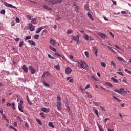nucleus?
I'll return each mask as SVG.
<instances>
[{
	"mask_svg": "<svg viewBox=\"0 0 131 131\" xmlns=\"http://www.w3.org/2000/svg\"><path fill=\"white\" fill-rule=\"evenodd\" d=\"M45 2L50 6H54V5H57V4H61L62 0H45Z\"/></svg>",
	"mask_w": 131,
	"mask_h": 131,
	"instance_id": "obj_1",
	"label": "nucleus"
},
{
	"mask_svg": "<svg viewBox=\"0 0 131 131\" xmlns=\"http://www.w3.org/2000/svg\"><path fill=\"white\" fill-rule=\"evenodd\" d=\"M78 65H80V68H83V69H86L88 70L89 69V67L86 63H85L84 61L81 60L80 62H78Z\"/></svg>",
	"mask_w": 131,
	"mask_h": 131,
	"instance_id": "obj_2",
	"label": "nucleus"
},
{
	"mask_svg": "<svg viewBox=\"0 0 131 131\" xmlns=\"http://www.w3.org/2000/svg\"><path fill=\"white\" fill-rule=\"evenodd\" d=\"M56 107L57 110L61 111V110H62V103H61L60 101H57L56 102Z\"/></svg>",
	"mask_w": 131,
	"mask_h": 131,
	"instance_id": "obj_3",
	"label": "nucleus"
},
{
	"mask_svg": "<svg viewBox=\"0 0 131 131\" xmlns=\"http://www.w3.org/2000/svg\"><path fill=\"white\" fill-rule=\"evenodd\" d=\"M4 6H5V7H8V8H12L13 9H16L17 7H16V6H13V5L9 4L7 2H4Z\"/></svg>",
	"mask_w": 131,
	"mask_h": 131,
	"instance_id": "obj_4",
	"label": "nucleus"
},
{
	"mask_svg": "<svg viewBox=\"0 0 131 131\" xmlns=\"http://www.w3.org/2000/svg\"><path fill=\"white\" fill-rule=\"evenodd\" d=\"M92 51L95 54V56L97 57L98 56V47H93L92 49Z\"/></svg>",
	"mask_w": 131,
	"mask_h": 131,
	"instance_id": "obj_5",
	"label": "nucleus"
},
{
	"mask_svg": "<svg viewBox=\"0 0 131 131\" xmlns=\"http://www.w3.org/2000/svg\"><path fill=\"white\" fill-rule=\"evenodd\" d=\"M29 70H30L32 74H34V73H35V72H36V70L35 69H34V68H33V67H32V66H29Z\"/></svg>",
	"mask_w": 131,
	"mask_h": 131,
	"instance_id": "obj_6",
	"label": "nucleus"
},
{
	"mask_svg": "<svg viewBox=\"0 0 131 131\" xmlns=\"http://www.w3.org/2000/svg\"><path fill=\"white\" fill-rule=\"evenodd\" d=\"M29 28L30 31H33L35 28V26L32 25V24H29Z\"/></svg>",
	"mask_w": 131,
	"mask_h": 131,
	"instance_id": "obj_7",
	"label": "nucleus"
},
{
	"mask_svg": "<svg viewBox=\"0 0 131 131\" xmlns=\"http://www.w3.org/2000/svg\"><path fill=\"white\" fill-rule=\"evenodd\" d=\"M50 43L53 46V47H55L57 42L53 38L50 39Z\"/></svg>",
	"mask_w": 131,
	"mask_h": 131,
	"instance_id": "obj_8",
	"label": "nucleus"
},
{
	"mask_svg": "<svg viewBox=\"0 0 131 131\" xmlns=\"http://www.w3.org/2000/svg\"><path fill=\"white\" fill-rule=\"evenodd\" d=\"M50 75H51V74L49 72H45L42 75V78H45V76H50Z\"/></svg>",
	"mask_w": 131,
	"mask_h": 131,
	"instance_id": "obj_9",
	"label": "nucleus"
},
{
	"mask_svg": "<svg viewBox=\"0 0 131 131\" xmlns=\"http://www.w3.org/2000/svg\"><path fill=\"white\" fill-rule=\"evenodd\" d=\"M71 71H72V70L71 69V68H69V67H67L66 69V74H69Z\"/></svg>",
	"mask_w": 131,
	"mask_h": 131,
	"instance_id": "obj_10",
	"label": "nucleus"
},
{
	"mask_svg": "<svg viewBox=\"0 0 131 131\" xmlns=\"http://www.w3.org/2000/svg\"><path fill=\"white\" fill-rule=\"evenodd\" d=\"M73 7H74V8L75 9V12H76V13H77L78 12V10H79L78 6L76 5V4H74L73 5Z\"/></svg>",
	"mask_w": 131,
	"mask_h": 131,
	"instance_id": "obj_11",
	"label": "nucleus"
},
{
	"mask_svg": "<svg viewBox=\"0 0 131 131\" xmlns=\"http://www.w3.org/2000/svg\"><path fill=\"white\" fill-rule=\"evenodd\" d=\"M21 69L24 70L25 73H27V72H28V68H27V67L26 66H23L21 68Z\"/></svg>",
	"mask_w": 131,
	"mask_h": 131,
	"instance_id": "obj_12",
	"label": "nucleus"
},
{
	"mask_svg": "<svg viewBox=\"0 0 131 131\" xmlns=\"http://www.w3.org/2000/svg\"><path fill=\"white\" fill-rule=\"evenodd\" d=\"M98 35H99V36H100V37H101V38H103V39H105V38L106 37V34H103V33H99L98 34Z\"/></svg>",
	"mask_w": 131,
	"mask_h": 131,
	"instance_id": "obj_13",
	"label": "nucleus"
},
{
	"mask_svg": "<svg viewBox=\"0 0 131 131\" xmlns=\"http://www.w3.org/2000/svg\"><path fill=\"white\" fill-rule=\"evenodd\" d=\"M124 93H126L125 92V91H124V89L123 88H121L120 90H119V94L120 95H124Z\"/></svg>",
	"mask_w": 131,
	"mask_h": 131,
	"instance_id": "obj_14",
	"label": "nucleus"
},
{
	"mask_svg": "<svg viewBox=\"0 0 131 131\" xmlns=\"http://www.w3.org/2000/svg\"><path fill=\"white\" fill-rule=\"evenodd\" d=\"M73 40L78 42V41L79 40V36H78V35H77L76 36H73Z\"/></svg>",
	"mask_w": 131,
	"mask_h": 131,
	"instance_id": "obj_15",
	"label": "nucleus"
},
{
	"mask_svg": "<svg viewBox=\"0 0 131 131\" xmlns=\"http://www.w3.org/2000/svg\"><path fill=\"white\" fill-rule=\"evenodd\" d=\"M42 29H43V27H40L38 28L36 30V33H37V34L39 33V32H40V31H41Z\"/></svg>",
	"mask_w": 131,
	"mask_h": 131,
	"instance_id": "obj_16",
	"label": "nucleus"
},
{
	"mask_svg": "<svg viewBox=\"0 0 131 131\" xmlns=\"http://www.w3.org/2000/svg\"><path fill=\"white\" fill-rule=\"evenodd\" d=\"M2 117L3 119H4V120H6V121L8 123L10 122V120H9V119L7 118V117L6 116V115H5V114H3L2 115Z\"/></svg>",
	"mask_w": 131,
	"mask_h": 131,
	"instance_id": "obj_17",
	"label": "nucleus"
},
{
	"mask_svg": "<svg viewBox=\"0 0 131 131\" xmlns=\"http://www.w3.org/2000/svg\"><path fill=\"white\" fill-rule=\"evenodd\" d=\"M37 20L36 18H33L31 20V23L32 24H37Z\"/></svg>",
	"mask_w": 131,
	"mask_h": 131,
	"instance_id": "obj_18",
	"label": "nucleus"
},
{
	"mask_svg": "<svg viewBox=\"0 0 131 131\" xmlns=\"http://www.w3.org/2000/svg\"><path fill=\"white\" fill-rule=\"evenodd\" d=\"M83 38L87 41H89V35H88L86 34H84L83 36Z\"/></svg>",
	"mask_w": 131,
	"mask_h": 131,
	"instance_id": "obj_19",
	"label": "nucleus"
},
{
	"mask_svg": "<svg viewBox=\"0 0 131 131\" xmlns=\"http://www.w3.org/2000/svg\"><path fill=\"white\" fill-rule=\"evenodd\" d=\"M87 15H88L89 18H90V19H91V20H92V21H94V18H93L92 14H91V13L88 12Z\"/></svg>",
	"mask_w": 131,
	"mask_h": 131,
	"instance_id": "obj_20",
	"label": "nucleus"
},
{
	"mask_svg": "<svg viewBox=\"0 0 131 131\" xmlns=\"http://www.w3.org/2000/svg\"><path fill=\"white\" fill-rule=\"evenodd\" d=\"M111 65H112V66H113V68H114V69H115V68H116V64H115L114 61H112L111 62Z\"/></svg>",
	"mask_w": 131,
	"mask_h": 131,
	"instance_id": "obj_21",
	"label": "nucleus"
},
{
	"mask_svg": "<svg viewBox=\"0 0 131 131\" xmlns=\"http://www.w3.org/2000/svg\"><path fill=\"white\" fill-rule=\"evenodd\" d=\"M93 111H94V113H95V114H96L97 116H98V117H99V112L98 111V110L95 109V107H94Z\"/></svg>",
	"mask_w": 131,
	"mask_h": 131,
	"instance_id": "obj_22",
	"label": "nucleus"
},
{
	"mask_svg": "<svg viewBox=\"0 0 131 131\" xmlns=\"http://www.w3.org/2000/svg\"><path fill=\"white\" fill-rule=\"evenodd\" d=\"M111 79H112V80H113V81H114V82H115V83H118V82H119L118 80L114 78V77H112Z\"/></svg>",
	"mask_w": 131,
	"mask_h": 131,
	"instance_id": "obj_23",
	"label": "nucleus"
},
{
	"mask_svg": "<svg viewBox=\"0 0 131 131\" xmlns=\"http://www.w3.org/2000/svg\"><path fill=\"white\" fill-rule=\"evenodd\" d=\"M43 8L46 10H48L49 11H51L52 10L51 8L48 7L47 5H43Z\"/></svg>",
	"mask_w": 131,
	"mask_h": 131,
	"instance_id": "obj_24",
	"label": "nucleus"
},
{
	"mask_svg": "<svg viewBox=\"0 0 131 131\" xmlns=\"http://www.w3.org/2000/svg\"><path fill=\"white\" fill-rule=\"evenodd\" d=\"M84 9L86 11H90V8H89V4H86L84 6Z\"/></svg>",
	"mask_w": 131,
	"mask_h": 131,
	"instance_id": "obj_25",
	"label": "nucleus"
},
{
	"mask_svg": "<svg viewBox=\"0 0 131 131\" xmlns=\"http://www.w3.org/2000/svg\"><path fill=\"white\" fill-rule=\"evenodd\" d=\"M41 110L42 111H43V112H46V113H48L50 111V110H49V109H47L46 108H41Z\"/></svg>",
	"mask_w": 131,
	"mask_h": 131,
	"instance_id": "obj_26",
	"label": "nucleus"
},
{
	"mask_svg": "<svg viewBox=\"0 0 131 131\" xmlns=\"http://www.w3.org/2000/svg\"><path fill=\"white\" fill-rule=\"evenodd\" d=\"M48 125L49 126H50V127H52V128H54V127H55V126H54V124L52 123V122H50L48 123Z\"/></svg>",
	"mask_w": 131,
	"mask_h": 131,
	"instance_id": "obj_27",
	"label": "nucleus"
},
{
	"mask_svg": "<svg viewBox=\"0 0 131 131\" xmlns=\"http://www.w3.org/2000/svg\"><path fill=\"white\" fill-rule=\"evenodd\" d=\"M27 101L29 105H32V103L30 102V100H29V98L28 97V95H27Z\"/></svg>",
	"mask_w": 131,
	"mask_h": 131,
	"instance_id": "obj_28",
	"label": "nucleus"
},
{
	"mask_svg": "<svg viewBox=\"0 0 131 131\" xmlns=\"http://www.w3.org/2000/svg\"><path fill=\"white\" fill-rule=\"evenodd\" d=\"M113 99H114V100H116V101H117V102H118L119 103H120V102H121V100L120 99L115 96H113Z\"/></svg>",
	"mask_w": 131,
	"mask_h": 131,
	"instance_id": "obj_29",
	"label": "nucleus"
},
{
	"mask_svg": "<svg viewBox=\"0 0 131 131\" xmlns=\"http://www.w3.org/2000/svg\"><path fill=\"white\" fill-rule=\"evenodd\" d=\"M86 97L87 98H92V95L88 92H86Z\"/></svg>",
	"mask_w": 131,
	"mask_h": 131,
	"instance_id": "obj_30",
	"label": "nucleus"
},
{
	"mask_svg": "<svg viewBox=\"0 0 131 131\" xmlns=\"http://www.w3.org/2000/svg\"><path fill=\"white\" fill-rule=\"evenodd\" d=\"M49 48L52 50V51H53V52H57V50L55 48L52 47L51 46H49Z\"/></svg>",
	"mask_w": 131,
	"mask_h": 131,
	"instance_id": "obj_31",
	"label": "nucleus"
},
{
	"mask_svg": "<svg viewBox=\"0 0 131 131\" xmlns=\"http://www.w3.org/2000/svg\"><path fill=\"white\" fill-rule=\"evenodd\" d=\"M105 84L106 85H107L108 86H110V88H113V85H112V84H111V83L110 82H106L105 83Z\"/></svg>",
	"mask_w": 131,
	"mask_h": 131,
	"instance_id": "obj_32",
	"label": "nucleus"
},
{
	"mask_svg": "<svg viewBox=\"0 0 131 131\" xmlns=\"http://www.w3.org/2000/svg\"><path fill=\"white\" fill-rule=\"evenodd\" d=\"M36 120L37 122L38 123V124H39L40 125H42V123H41V121H40V120L36 119Z\"/></svg>",
	"mask_w": 131,
	"mask_h": 131,
	"instance_id": "obj_33",
	"label": "nucleus"
},
{
	"mask_svg": "<svg viewBox=\"0 0 131 131\" xmlns=\"http://www.w3.org/2000/svg\"><path fill=\"white\" fill-rule=\"evenodd\" d=\"M71 33H73V31L71 29H69L67 30V34H70Z\"/></svg>",
	"mask_w": 131,
	"mask_h": 131,
	"instance_id": "obj_34",
	"label": "nucleus"
},
{
	"mask_svg": "<svg viewBox=\"0 0 131 131\" xmlns=\"http://www.w3.org/2000/svg\"><path fill=\"white\" fill-rule=\"evenodd\" d=\"M24 44V41H21L19 45V48H22L23 45Z\"/></svg>",
	"mask_w": 131,
	"mask_h": 131,
	"instance_id": "obj_35",
	"label": "nucleus"
},
{
	"mask_svg": "<svg viewBox=\"0 0 131 131\" xmlns=\"http://www.w3.org/2000/svg\"><path fill=\"white\" fill-rule=\"evenodd\" d=\"M25 40H28L29 39H31V36H28L25 38Z\"/></svg>",
	"mask_w": 131,
	"mask_h": 131,
	"instance_id": "obj_36",
	"label": "nucleus"
},
{
	"mask_svg": "<svg viewBox=\"0 0 131 131\" xmlns=\"http://www.w3.org/2000/svg\"><path fill=\"white\" fill-rule=\"evenodd\" d=\"M61 58H62V60H63V61H67V59H66V57H65V56L64 55H61Z\"/></svg>",
	"mask_w": 131,
	"mask_h": 131,
	"instance_id": "obj_37",
	"label": "nucleus"
},
{
	"mask_svg": "<svg viewBox=\"0 0 131 131\" xmlns=\"http://www.w3.org/2000/svg\"><path fill=\"white\" fill-rule=\"evenodd\" d=\"M48 58L51 59L52 60H54V59H55V57H54V56H52L51 54H48Z\"/></svg>",
	"mask_w": 131,
	"mask_h": 131,
	"instance_id": "obj_38",
	"label": "nucleus"
},
{
	"mask_svg": "<svg viewBox=\"0 0 131 131\" xmlns=\"http://www.w3.org/2000/svg\"><path fill=\"white\" fill-rule=\"evenodd\" d=\"M11 106L12 109H13L14 110H16V107H15V103H12Z\"/></svg>",
	"mask_w": 131,
	"mask_h": 131,
	"instance_id": "obj_39",
	"label": "nucleus"
},
{
	"mask_svg": "<svg viewBox=\"0 0 131 131\" xmlns=\"http://www.w3.org/2000/svg\"><path fill=\"white\" fill-rule=\"evenodd\" d=\"M34 38L35 39H38V38H39V35H35L34 36Z\"/></svg>",
	"mask_w": 131,
	"mask_h": 131,
	"instance_id": "obj_40",
	"label": "nucleus"
},
{
	"mask_svg": "<svg viewBox=\"0 0 131 131\" xmlns=\"http://www.w3.org/2000/svg\"><path fill=\"white\" fill-rule=\"evenodd\" d=\"M101 65L102 67H106V66H107V65L106 64V63H105L103 62H101Z\"/></svg>",
	"mask_w": 131,
	"mask_h": 131,
	"instance_id": "obj_41",
	"label": "nucleus"
},
{
	"mask_svg": "<svg viewBox=\"0 0 131 131\" xmlns=\"http://www.w3.org/2000/svg\"><path fill=\"white\" fill-rule=\"evenodd\" d=\"M23 105V101H22V100H20L18 106L22 107Z\"/></svg>",
	"mask_w": 131,
	"mask_h": 131,
	"instance_id": "obj_42",
	"label": "nucleus"
},
{
	"mask_svg": "<svg viewBox=\"0 0 131 131\" xmlns=\"http://www.w3.org/2000/svg\"><path fill=\"white\" fill-rule=\"evenodd\" d=\"M55 56H57V57H60L61 56V55L58 52L55 53Z\"/></svg>",
	"mask_w": 131,
	"mask_h": 131,
	"instance_id": "obj_43",
	"label": "nucleus"
},
{
	"mask_svg": "<svg viewBox=\"0 0 131 131\" xmlns=\"http://www.w3.org/2000/svg\"><path fill=\"white\" fill-rule=\"evenodd\" d=\"M54 68H55V69H57V70H59L60 69V65H58V66H54Z\"/></svg>",
	"mask_w": 131,
	"mask_h": 131,
	"instance_id": "obj_44",
	"label": "nucleus"
},
{
	"mask_svg": "<svg viewBox=\"0 0 131 131\" xmlns=\"http://www.w3.org/2000/svg\"><path fill=\"white\" fill-rule=\"evenodd\" d=\"M125 72H127V73H128L129 74H131V71L127 70V69H125Z\"/></svg>",
	"mask_w": 131,
	"mask_h": 131,
	"instance_id": "obj_45",
	"label": "nucleus"
},
{
	"mask_svg": "<svg viewBox=\"0 0 131 131\" xmlns=\"http://www.w3.org/2000/svg\"><path fill=\"white\" fill-rule=\"evenodd\" d=\"M15 21L16 23H19L20 22V19L18 17H16Z\"/></svg>",
	"mask_w": 131,
	"mask_h": 131,
	"instance_id": "obj_46",
	"label": "nucleus"
},
{
	"mask_svg": "<svg viewBox=\"0 0 131 131\" xmlns=\"http://www.w3.org/2000/svg\"><path fill=\"white\" fill-rule=\"evenodd\" d=\"M67 110H68V112H70V107H69V105H67L66 106Z\"/></svg>",
	"mask_w": 131,
	"mask_h": 131,
	"instance_id": "obj_47",
	"label": "nucleus"
},
{
	"mask_svg": "<svg viewBox=\"0 0 131 131\" xmlns=\"http://www.w3.org/2000/svg\"><path fill=\"white\" fill-rule=\"evenodd\" d=\"M84 54L87 58H89V52L85 51Z\"/></svg>",
	"mask_w": 131,
	"mask_h": 131,
	"instance_id": "obj_48",
	"label": "nucleus"
},
{
	"mask_svg": "<svg viewBox=\"0 0 131 131\" xmlns=\"http://www.w3.org/2000/svg\"><path fill=\"white\" fill-rule=\"evenodd\" d=\"M22 106H18V110H19V111H20L21 112H24V111H23V110H22Z\"/></svg>",
	"mask_w": 131,
	"mask_h": 131,
	"instance_id": "obj_49",
	"label": "nucleus"
},
{
	"mask_svg": "<svg viewBox=\"0 0 131 131\" xmlns=\"http://www.w3.org/2000/svg\"><path fill=\"white\" fill-rule=\"evenodd\" d=\"M44 85L45 86H46L47 88H49L50 87V84L46 83V82H44Z\"/></svg>",
	"mask_w": 131,
	"mask_h": 131,
	"instance_id": "obj_50",
	"label": "nucleus"
},
{
	"mask_svg": "<svg viewBox=\"0 0 131 131\" xmlns=\"http://www.w3.org/2000/svg\"><path fill=\"white\" fill-rule=\"evenodd\" d=\"M1 14H5V13H6V10H5L4 9L2 10L0 12Z\"/></svg>",
	"mask_w": 131,
	"mask_h": 131,
	"instance_id": "obj_51",
	"label": "nucleus"
},
{
	"mask_svg": "<svg viewBox=\"0 0 131 131\" xmlns=\"http://www.w3.org/2000/svg\"><path fill=\"white\" fill-rule=\"evenodd\" d=\"M117 73L120 74V75H122V76H123V73H122V72H117Z\"/></svg>",
	"mask_w": 131,
	"mask_h": 131,
	"instance_id": "obj_52",
	"label": "nucleus"
},
{
	"mask_svg": "<svg viewBox=\"0 0 131 131\" xmlns=\"http://www.w3.org/2000/svg\"><path fill=\"white\" fill-rule=\"evenodd\" d=\"M118 60H119V61H123V58L121 57H117Z\"/></svg>",
	"mask_w": 131,
	"mask_h": 131,
	"instance_id": "obj_53",
	"label": "nucleus"
},
{
	"mask_svg": "<svg viewBox=\"0 0 131 131\" xmlns=\"http://www.w3.org/2000/svg\"><path fill=\"white\" fill-rule=\"evenodd\" d=\"M109 34L111 36H112L113 38H114V35H113V34H112V32H109Z\"/></svg>",
	"mask_w": 131,
	"mask_h": 131,
	"instance_id": "obj_54",
	"label": "nucleus"
},
{
	"mask_svg": "<svg viewBox=\"0 0 131 131\" xmlns=\"http://www.w3.org/2000/svg\"><path fill=\"white\" fill-rule=\"evenodd\" d=\"M43 114H45L43 112H41L40 113V115H41V116L43 117V118H45V116H43Z\"/></svg>",
	"mask_w": 131,
	"mask_h": 131,
	"instance_id": "obj_55",
	"label": "nucleus"
},
{
	"mask_svg": "<svg viewBox=\"0 0 131 131\" xmlns=\"http://www.w3.org/2000/svg\"><path fill=\"white\" fill-rule=\"evenodd\" d=\"M91 88V85H90V84H88V85L85 86V90H86L87 89H89V88Z\"/></svg>",
	"mask_w": 131,
	"mask_h": 131,
	"instance_id": "obj_56",
	"label": "nucleus"
},
{
	"mask_svg": "<svg viewBox=\"0 0 131 131\" xmlns=\"http://www.w3.org/2000/svg\"><path fill=\"white\" fill-rule=\"evenodd\" d=\"M25 126H26V127H29V124H28V123H27V122H25Z\"/></svg>",
	"mask_w": 131,
	"mask_h": 131,
	"instance_id": "obj_57",
	"label": "nucleus"
},
{
	"mask_svg": "<svg viewBox=\"0 0 131 131\" xmlns=\"http://www.w3.org/2000/svg\"><path fill=\"white\" fill-rule=\"evenodd\" d=\"M57 100L59 101V102H60L61 101V97L57 96Z\"/></svg>",
	"mask_w": 131,
	"mask_h": 131,
	"instance_id": "obj_58",
	"label": "nucleus"
},
{
	"mask_svg": "<svg viewBox=\"0 0 131 131\" xmlns=\"http://www.w3.org/2000/svg\"><path fill=\"white\" fill-rule=\"evenodd\" d=\"M31 45H32V46H35V42L32 40L31 42Z\"/></svg>",
	"mask_w": 131,
	"mask_h": 131,
	"instance_id": "obj_59",
	"label": "nucleus"
},
{
	"mask_svg": "<svg viewBox=\"0 0 131 131\" xmlns=\"http://www.w3.org/2000/svg\"><path fill=\"white\" fill-rule=\"evenodd\" d=\"M94 105L95 106H96V107H99V104L98 103V102H95Z\"/></svg>",
	"mask_w": 131,
	"mask_h": 131,
	"instance_id": "obj_60",
	"label": "nucleus"
},
{
	"mask_svg": "<svg viewBox=\"0 0 131 131\" xmlns=\"http://www.w3.org/2000/svg\"><path fill=\"white\" fill-rule=\"evenodd\" d=\"M100 109H101V110H103V111H106V110L105 109V107H104L100 106Z\"/></svg>",
	"mask_w": 131,
	"mask_h": 131,
	"instance_id": "obj_61",
	"label": "nucleus"
},
{
	"mask_svg": "<svg viewBox=\"0 0 131 131\" xmlns=\"http://www.w3.org/2000/svg\"><path fill=\"white\" fill-rule=\"evenodd\" d=\"M103 18L105 21H108L109 20L106 16H103Z\"/></svg>",
	"mask_w": 131,
	"mask_h": 131,
	"instance_id": "obj_62",
	"label": "nucleus"
},
{
	"mask_svg": "<svg viewBox=\"0 0 131 131\" xmlns=\"http://www.w3.org/2000/svg\"><path fill=\"white\" fill-rule=\"evenodd\" d=\"M110 119L107 118H105V120H104V122H105V123H106L107 122V120H110Z\"/></svg>",
	"mask_w": 131,
	"mask_h": 131,
	"instance_id": "obj_63",
	"label": "nucleus"
},
{
	"mask_svg": "<svg viewBox=\"0 0 131 131\" xmlns=\"http://www.w3.org/2000/svg\"><path fill=\"white\" fill-rule=\"evenodd\" d=\"M70 59L71 60H72L73 59V55H71V54L70 55Z\"/></svg>",
	"mask_w": 131,
	"mask_h": 131,
	"instance_id": "obj_64",
	"label": "nucleus"
}]
</instances>
